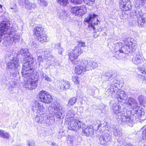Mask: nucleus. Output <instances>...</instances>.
Returning <instances> with one entry per match:
<instances>
[{"instance_id":"f257e3e1","label":"nucleus","mask_w":146,"mask_h":146,"mask_svg":"<svg viewBox=\"0 0 146 146\" xmlns=\"http://www.w3.org/2000/svg\"><path fill=\"white\" fill-rule=\"evenodd\" d=\"M119 105L116 104H112L111 109L113 112L116 114V118L117 120L122 125L127 124L129 126H132L134 121L133 119H131L126 111V109L124 108V106L122 103L120 102Z\"/></svg>"},{"instance_id":"f03ea898","label":"nucleus","mask_w":146,"mask_h":146,"mask_svg":"<svg viewBox=\"0 0 146 146\" xmlns=\"http://www.w3.org/2000/svg\"><path fill=\"white\" fill-rule=\"evenodd\" d=\"M115 98L118 101L123 104L127 103L133 108L135 114L141 116L142 115L141 111L140 110L138 109V104L136 100L132 98H128L125 92L123 91L118 92L115 95Z\"/></svg>"},{"instance_id":"7ed1b4c3","label":"nucleus","mask_w":146,"mask_h":146,"mask_svg":"<svg viewBox=\"0 0 146 146\" xmlns=\"http://www.w3.org/2000/svg\"><path fill=\"white\" fill-rule=\"evenodd\" d=\"M123 41L126 45L119 48L116 46L115 52L116 54L121 56L123 54H128L130 52H134L136 48V41L133 38H128L125 39Z\"/></svg>"},{"instance_id":"20e7f679","label":"nucleus","mask_w":146,"mask_h":146,"mask_svg":"<svg viewBox=\"0 0 146 146\" xmlns=\"http://www.w3.org/2000/svg\"><path fill=\"white\" fill-rule=\"evenodd\" d=\"M32 110L34 112L36 113H41L36 115L34 121L37 123H43L45 116V114L44 113L45 110L43 104L35 101L32 104Z\"/></svg>"},{"instance_id":"39448f33","label":"nucleus","mask_w":146,"mask_h":146,"mask_svg":"<svg viewBox=\"0 0 146 146\" xmlns=\"http://www.w3.org/2000/svg\"><path fill=\"white\" fill-rule=\"evenodd\" d=\"M50 113L54 115L56 118L60 119L64 118V111L58 103L54 102L51 104V106L48 108Z\"/></svg>"},{"instance_id":"423d86ee","label":"nucleus","mask_w":146,"mask_h":146,"mask_svg":"<svg viewBox=\"0 0 146 146\" xmlns=\"http://www.w3.org/2000/svg\"><path fill=\"white\" fill-rule=\"evenodd\" d=\"M32 59L31 60H24L26 62L23 65L22 71L21 72L22 76L25 78L27 76H32L34 72V69L32 67V64L33 62Z\"/></svg>"},{"instance_id":"0eeeda50","label":"nucleus","mask_w":146,"mask_h":146,"mask_svg":"<svg viewBox=\"0 0 146 146\" xmlns=\"http://www.w3.org/2000/svg\"><path fill=\"white\" fill-rule=\"evenodd\" d=\"M68 124V128L76 132L78 131L80 128L83 129L85 124L78 120L74 119L70 120Z\"/></svg>"},{"instance_id":"6e6552de","label":"nucleus","mask_w":146,"mask_h":146,"mask_svg":"<svg viewBox=\"0 0 146 146\" xmlns=\"http://www.w3.org/2000/svg\"><path fill=\"white\" fill-rule=\"evenodd\" d=\"M8 24L6 23H3L0 24V42L2 41V37L5 35L4 39L8 41L9 39V32L7 31L9 28Z\"/></svg>"},{"instance_id":"1a4fd4ad","label":"nucleus","mask_w":146,"mask_h":146,"mask_svg":"<svg viewBox=\"0 0 146 146\" xmlns=\"http://www.w3.org/2000/svg\"><path fill=\"white\" fill-rule=\"evenodd\" d=\"M16 25H12L10 28V43L13 45L20 39V36L15 35Z\"/></svg>"},{"instance_id":"9d476101","label":"nucleus","mask_w":146,"mask_h":146,"mask_svg":"<svg viewBox=\"0 0 146 146\" xmlns=\"http://www.w3.org/2000/svg\"><path fill=\"white\" fill-rule=\"evenodd\" d=\"M98 16V15L94 13L90 14L89 15L88 18L85 19V21L88 23V26L90 29H92L94 30V26L98 25L97 23H96V22H94Z\"/></svg>"},{"instance_id":"9b49d317","label":"nucleus","mask_w":146,"mask_h":146,"mask_svg":"<svg viewBox=\"0 0 146 146\" xmlns=\"http://www.w3.org/2000/svg\"><path fill=\"white\" fill-rule=\"evenodd\" d=\"M39 97L40 101L46 104H49L52 101V98L46 91H42L39 92Z\"/></svg>"},{"instance_id":"f8f14e48","label":"nucleus","mask_w":146,"mask_h":146,"mask_svg":"<svg viewBox=\"0 0 146 146\" xmlns=\"http://www.w3.org/2000/svg\"><path fill=\"white\" fill-rule=\"evenodd\" d=\"M82 52L80 47L79 46L75 47L68 54L70 60H73V58H77Z\"/></svg>"},{"instance_id":"ddd939ff","label":"nucleus","mask_w":146,"mask_h":146,"mask_svg":"<svg viewBox=\"0 0 146 146\" xmlns=\"http://www.w3.org/2000/svg\"><path fill=\"white\" fill-rule=\"evenodd\" d=\"M99 142L101 144L106 145L107 143L110 142L112 141L111 136L107 133H103L99 139Z\"/></svg>"},{"instance_id":"4468645a","label":"nucleus","mask_w":146,"mask_h":146,"mask_svg":"<svg viewBox=\"0 0 146 146\" xmlns=\"http://www.w3.org/2000/svg\"><path fill=\"white\" fill-rule=\"evenodd\" d=\"M17 54L19 57H20V55L21 56V58L24 60H31L33 59V58L31 57L30 53L27 49H22L20 51L18 52Z\"/></svg>"},{"instance_id":"2eb2a0df","label":"nucleus","mask_w":146,"mask_h":146,"mask_svg":"<svg viewBox=\"0 0 146 146\" xmlns=\"http://www.w3.org/2000/svg\"><path fill=\"white\" fill-rule=\"evenodd\" d=\"M37 85L36 80L35 81L33 79L29 78L25 82L24 86L28 89L33 90L36 87Z\"/></svg>"},{"instance_id":"dca6fc26","label":"nucleus","mask_w":146,"mask_h":146,"mask_svg":"<svg viewBox=\"0 0 146 146\" xmlns=\"http://www.w3.org/2000/svg\"><path fill=\"white\" fill-rule=\"evenodd\" d=\"M132 62L134 64L140 66L143 62V57L141 54H136L132 58Z\"/></svg>"},{"instance_id":"f3484780","label":"nucleus","mask_w":146,"mask_h":146,"mask_svg":"<svg viewBox=\"0 0 146 146\" xmlns=\"http://www.w3.org/2000/svg\"><path fill=\"white\" fill-rule=\"evenodd\" d=\"M10 69H20V63L16 58H13L10 61Z\"/></svg>"},{"instance_id":"a211bd4d","label":"nucleus","mask_w":146,"mask_h":146,"mask_svg":"<svg viewBox=\"0 0 146 146\" xmlns=\"http://www.w3.org/2000/svg\"><path fill=\"white\" fill-rule=\"evenodd\" d=\"M87 70L86 64H80L77 65L75 68V72L78 75L81 74L82 72Z\"/></svg>"},{"instance_id":"6ab92c4d","label":"nucleus","mask_w":146,"mask_h":146,"mask_svg":"<svg viewBox=\"0 0 146 146\" xmlns=\"http://www.w3.org/2000/svg\"><path fill=\"white\" fill-rule=\"evenodd\" d=\"M86 126L84 127V128L82 131V133L85 134L87 136H90L93 133V126L90 125L86 127Z\"/></svg>"},{"instance_id":"aec40b11","label":"nucleus","mask_w":146,"mask_h":146,"mask_svg":"<svg viewBox=\"0 0 146 146\" xmlns=\"http://www.w3.org/2000/svg\"><path fill=\"white\" fill-rule=\"evenodd\" d=\"M44 30V28L42 27L40 25H37L33 30L34 34L36 36H38L40 35L43 34V33Z\"/></svg>"},{"instance_id":"412c9836","label":"nucleus","mask_w":146,"mask_h":146,"mask_svg":"<svg viewBox=\"0 0 146 146\" xmlns=\"http://www.w3.org/2000/svg\"><path fill=\"white\" fill-rule=\"evenodd\" d=\"M86 64L87 66V70L95 69L98 66L97 63L92 61H89L88 62L87 60V63Z\"/></svg>"},{"instance_id":"4be33fe9","label":"nucleus","mask_w":146,"mask_h":146,"mask_svg":"<svg viewBox=\"0 0 146 146\" xmlns=\"http://www.w3.org/2000/svg\"><path fill=\"white\" fill-rule=\"evenodd\" d=\"M59 82L61 84V85L60 87V90L68 89L70 88V84L69 82L61 80Z\"/></svg>"},{"instance_id":"5701e85b","label":"nucleus","mask_w":146,"mask_h":146,"mask_svg":"<svg viewBox=\"0 0 146 146\" xmlns=\"http://www.w3.org/2000/svg\"><path fill=\"white\" fill-rule=\"evenodd\" d=\"M74 112L73 110L70 109L67 112L66 116V119H67V121L74 119Z\"/></svg>"},{"instance_id":"b1692460","label":"nucleus","mask_w":146,"mask_h":146,"mask_svg":"<svg viewBox=\"0 0 146 146\" xmlns=\"http://www.w3.org/2000/svg\"><path fill=\"white\" fill-rule=\"evenodd\" d=\"M36 36L38 41L41 43L48 41L49 40L48 38L45 34H41L38 36Z\"/></svg>"},{"instance_id":"393cba45","label":"nucleus","mask_w":146,"mask_h":146,"mask_svg":"<svg viewBox=\"0 0 146 146\" xmlns=\"http://www.w3.org/2000/svg\"><path fill=\"white\" fill-rule=\"evenodd\" d=\"M137 24L139 27L146 28V17L138 19Z\"/></svg>"},{"instance_id":"a878e982","label":"nucleus","mask_w":146,"mask_h":146,"mask_svg":"<svg viewBox=\"0 0 146 146\" xmlns=\"http://www.w3.org/2000/svg\"><path fill=\"white\" fill-rule=\"evenodd\" d=\"M78 15L81 16L86 13L87 10L85 5L78 7Z\"/></svg>"},{"instance_id":"bb28decb","label":"nucleus","mask_w":146,"mask_h":146,"mask_svg":"<svg viewBox=\"0 0 146 146\" xmlns=\"http://www.w3.org/2000/svg\"><path fill=\"white\" fill-rule=\"evenodd\" d=\"M113 130V134L115 136H121L122 135L121 129L119 127L114 126L112 127Z\"/></svg>"},{"instance_id":"cd10ccee","label":"nucleus","mask_w":146,"mask_h":146,"mask_svg":"<svg viewBox=\"0 0 146 146\" xmlns=\"http://www.w3.org/2000/svg\"><path fill=\"white\" fill-rule=\"evenodd\" d=\"M77 58H73V60H70L72 63L75 64H84L87 63V60H86L80 59L79 61L76 60Z\"/></svg>"},{"instance_id":"c85d7f7f","label":"nucleus","mask_w":146,"mask_h":146,"mask_svg":"<svg viewBox=\"0 0 146 146\" xmlns=\"http://www.w3.org/2000/svg\"><path fill=\"white\" fill-rule=\"evenodd\" d=\"M58 15L59 18L63 20H64L66 17H68L69 15L68 12L65 10L60 11L58 12Z\"/></svg>"},{"instance_id":"c756f323","label":"nucleus","mask_w":146,"mask_h":146,"mask_svg":"<svg viewBox=\"0 0 146 146\" xmlns=\"http://www.w3.org/2000/svg\"><path fill=\"white\" fill-rule=\"evenodd\" d=\"M44 117V122H43L44 124L47 126V125H51L52 124L53 120L51 119L50 117L46 115L45 114V116Z\"/></svg>"},{"instance_id":"7c9ffc66","label":"nucleus","mask_w":146,"mask_h":146,"mask_svg":"<svg viewBox=\"0 0 146 146\" xmlns=\"http://www.w3.org/2000/svg\"><path fill=\"white\" fill-rule=\"evenodd\" d=\"M26 1V2L25 7L27 9L31 10L36 7V5L35 4L31 3L28 0Z\"/></svg>"},{"instance_id":"2f4dec72","label":"nucleus","mask_w":146,"mask_h":146,"mask_svg":"<svg viewBox=\"0 0 146 146\" xmlns=\"http://www.w3.org/2000/svg\"><path fill=\"white\" fill-rule=\"evenodd\" d=\"M146 0H135V6L136 7L140 8L145 5Z\"/></svg>"},{"instance_id":"473e14b6","label":"nucleus","mask_w":146,"mask_h":146,"mask_svg":"<svg viewBox=\"0 0 146 146\" xmlns=\"http://www.w3.org/2000/svg\"><path fill=\"white\" fill-rule=\"evenodd\" d=\"M135 15L138 19H139V18L141 19L142 18L146 17H145L146 16V14L143 15L141 10L135 11Z\"/></svg>"},{"instance_id":"72a5a7b5","label":"nucleus","mask_w":146,"mask_h":146,"mask_svg":"<svg viewBox=\"0 0 146 146\" xmlns=\"http://www.w3.org/2000/svg\"><path fill=\"white\" fill-rule=\"evenodd\" d=\"M77 98L76 97H73L70 98L68 102L67 106L68 107H70L74 105L76 102Z\"/></svg>"},{"instance_id":"f704fd0d","label":"nucleus","mask_w":146,"mask_h":146,"mask_svg":"<svg viewBox=\"0 0 146 146\" xmlns=\"http://www.w3.org/2000/svg\"><path fill=\"white\" fill-rule=\"evenodd\" d=\"M115 93L113 87L112 86H110V88L108 89L106 92V94L108 96H111L112 94Z\"/></svg>"},{"instance_id":"c9c22d12","label":"nucleus","mask_w":146,"mask_h":146,"mask_svg":"<svg viewBox=\"0 0 146 146\" xmlns=\"http://www.w3.org/2000/svg\"><path fill=\"white\" fill-rule=\"evenodd\" d=\"M131 2H129L127 5H125L123 7V8H121V9L123 11H127L130 10L131 9Z\"/></svg>"},{"instance_id":"e433bc0d","label":"nucleus","mask_w":146,"mask_h":146,"mask_svg":"<svg viewBox=\"0 0 146 146\" xmlns=\"http://www.w3.org/2000/svg\"><path fill=\"white\" fill-rule=\"evenodd\" d=\"M138 99L141 105L146 103V97L144 96L143 95L140 96L138 97Z\"/></svg>"},{"instance_id":"4c0bfd02","label":"nucleus","mask_w":146,"mask_h":146,"mask_svg":"<svg viewBox=\"0 0 146 146\" xmlns=\"http://www.w3.org/2000/svg\"><path fill=\"white\" fill-rule=\"evenodd\" d=\"M0 137L7 139L9 137V134L3 130H0Z\"/></svg>"},{"instance_id":"58836bf2","label":"nucleus","mask_w":146,"mask_h":146,"mask_svg":"<svg viewBox=\"0 0 146 146\" xmlns=\"http://www.w3.org/2000/svg\"><path fill=\"white\" fill-rule=\"evenodd\" d=\"M58 3L61 5L66 6L69 3L68 0H57Z\"/></svg>"},{"instance_id":"ea45409f","label":"nucleus","mask_w":146,"mask_h":146,"mask_svg":"<svg viewBox=\"0 0 146 146\" xmlns=\"http://www.w3.org/2000/svg\"><path fill=\"white\" fill-rule=\"evenodd\" d=\"M129 2H130L129 0H122L119 3L120 8H123V7L127 5Z\"/></svg>"},{"instance_id":"a19ab883","label":"nucleus","mask_w":146,"mask_h":146,"mask_svg":"<svg viewBox=\"0 0 146 146\" xmlns=\"http://www.w3.org/2000/svg\"><path fill=\"white\" fill-rule=\"evenodd\" d=\"M5 58L6 63V69L7 70H8L9 69V55L6 54L5 56Z\"/></svg>"},{"instance_id":"79ce46f5","label":"nucleus","mask_w":146,"mask_h":146,"mask_svg":"<svg viewBox=\"0 0 146 146\" xmlns=\"http://www.w3.org/2000/svg\"><path fill=\"white\" fill-rule=\"evenodd\" d=\"M55 47L57 48L58 50V53L61 54L62 52L64 51L63 49L60 45V43H57L55 45Z\"/></svg>"},{"instance_id":"37998d69","label":"nucleus","mask_w":146,"mask_h":146,"mask_svg":"<svg viewBox=\"0 0 146 146\" xmlns=\"http://www.w3.org/2000/svg\"><path fill=\"white\" fill-rule=\"evenodd\" d=\"M97 110H100L102 112L104 113H106V107L103 104L99 105L97 108Z\"/></svg>"},{"instance_id":"c03bdc74","label":"nucleus","mask_w":146,"mask_h":146,"mask_svg":"<svg viewBox=\"0 0 146 146\" xmlns=\"http://www.w3.org/2000/svg\"><path fill=\"white\" fill-rule=\"evenodd\" d=\"M38 2L41 6L46 7L48 3L46 0H38Z\"/></svg>"},{"instance_id":"a18cd8bd","label":"nucleus","mask_w":146,"mask_h":146,"mask_svg":"<svg viewBox=\"0 0 146 146\" xmlns=\"http://www.w3.org/2000/svg\"><path fill=\"white\" fill-rule=\"evenodd\" d=\"M78 7H73L71 8L70 12L73 14L75 15H78Z\"/></svg>"},{"instance_id":"49530a36","label":"nucleus","mask_w":146,"mask_h":146,"mask_svg":"<svg viewBox=\"0 0 146 146\" xmlns=\"http://www.w3.org/2000/svg\"><path fill=\"white\" fill-rule=\"evenodd\" d=\"M138 72L143 74H146V69L143 67H139L137 68Z\"/></svg>"},{"instance_id":"de8ad7c7","label":"nucleus","mask_w":146,"mask_h":146,"mask_svg":"<svg viewBox=\"0 0 146 146\" xmlns=\"http://www.w3.org/2000/svg\"><path fill=\"white\" fill-rule=\"evenodd\" d=\"M95 0H84V1L87 5H92L94 3Z\"/></svg>"},{"instance_id":"09e8293b","label":"nucleus","mask_w":146,"mask_h":146,"mask_svg":"<svg viewBox=\"0 0 146 146\" xmlns=\"http://www.w3.org/2000/svg\"><path fill=\"white\" fill-rule=\"evenodd\" d=\"M26 1L27 0H19L18 4L21 6L24 7H25Z\"/></svg>"},{"instance_id":"8fccbe9b","label":"nucleus","mask_w":146,"mask_h":146,"mask_svg":"<svg viewBox=\"0 0 146 146\" xmlns=\"http://www.w3.org/2000/svg\"><path fill=\"white\" fill-rule=\"evenodd\" d=\"M78 44H77V46H79L80 47H84L86 46V45L85 42H83L82 41L80 40L78 41L77 42Z\"/></svg>"},{"instance_id":"3c124183","label":"nucleus","mask_w":146,"mask_h":146,"mask_svg":"<svg viewBox=\"0 0 146 146\" xmlns=\"http://www.w3.org/2000/svg\"><path fill=\"white\" fill-rule=\"evenodd\" d=\"M42 78L43 79L47 81H51V79L49 77L44 73H43L42 75Z\"/></svg>"},{"instance_id":"603ef678","label":"nucleus","mask_w":146,"mask_h":146,"mask_svg":"<svg viewBox=\"0 0 146 146\" xmlns=\"http://www.w3.org/2000/svg\"><path fill=\"white\" fill-rule=\"evenodd\" d=\"M84 0H70L71 2L77 4H81L83 1Z\"/></svg>"},{"instance_id":"864d4df0","label":"nucleus","mask_w":146,"mask_h":146,"mask_svg":"<svg viewBox=\"0 0 146 146\" xmlns=\"http://www.w3.org/2000/svg\"><path fill=\"white\" fill-rule=\"evenodd\" d=\"M72 80L74 83L77 84L79 82L78 78L77 77L74 76L72 77Z\"/></svg>"},{"instance_id":"5fc2aeb1","label":"nucleus","mask_w":146,"mask_h":146,"mask_svg":"<svg viewBox=\"0 0 146 146\" xmlns=\"http://www.w3.org/2000/svg\"><path fill=\"white\" fill-rule=\"evenodd\" d=\"M10 9L12 10L11 11L13 12H16L18 10V8L17 6L15 4L13 7H11Z\"/></svg>"},{"instance_id":"6e6d98bb","label":"nucleus","mask_w":146,"mask_h":146,"mask_svg":"<svg viewBox=\"0 0 146 146\" xmlns=\"http://www.w3.org/2000/svg\"><path fill=\"white\" fill-rule=\"evenodd\" d=\"M142 137L143 139L146 140V129L143 131Z\"/></svg>"},{"instance_id":"4d7b16f0","label":"nucleus","mask_w":146,"mask_h":146,"mask_svg":"<svg viewBox=\"0 0 146 146\" xmlns=\"http://www.w3.org/2000/svg\"><path fill=\"white\" fill-rule=\"evenodd\" d=\"M65 133L63 131H60L58 132V135L59 136H61V137L64 136L65 135Z\"/></svg>"},{"instance_id":"13d9d810","label":"nucleus","mask_w":146,"mask_h":146,"mask_svg":"<svg viewBox=\"0 0 146 146\" xmlns=\"http://www.w3.org/2000/svg\"><path fill=\"white\" fill-rule=\"evenodd\" d=\"M28 146H34V143L33 142H29L28 143Z\"/></svg>"},{"instance_id":"bf43d9fd","label":"nucleus","mask_w":146,"mask_h":146,"mask_svg":"<svg viewBox=\"0 0 146 146\" xmlns=\"http://www.w3.org/2000/svg\"><path fill=\"white\" fill-rule=\"evenodd\" d=\"M143 82L146 83V75L145 76L143 79Z\"/></svg>"},{"instance_id":"052dcab7","label":"nucleus","mask_w":146,"mask_h":146,"mask_svg":"<svg viewBox=\"0 0 146 146\" xmlns=\"http://www.w3.org/2000/svg\"><path fill=\"white\" fill-rule=\"evenodd\" d=\"M5 79L6 80V81H5V82L4 83V84H7L9 83V81L8 80L9 79V77H7L5 78Z\"/></svg>"},{"instance_id":"680f3d73","label":"nucleus","mask_w":146,"mask_h":146,"mask_svg":"<svg viewBox=\"0 0 146 146\" xmlns=\"http://www.w3.org/2000/svg\"><path fill=\"white\" fill-rule=\"evenodd\" d=\"M37 59L39 61L41 62L42 60V57L40 56H39L38 57Z\"/></svg>"},{"instance_id":"e2e57ef3","label":"nucleus","mask_w":146,"mask_h":146,"mask_svg":"<svg viewBox=\"0 0 146 146\" xmlns=\"http://www.w3.org/2000/svg\"><path fill=\"white\" fill-rule=\"evenodd\" d=\"M102 126V125L101 124H100V125H99L98 126V130H100V129H101V128H100V127H101Z\"/></svg>"},{"instance_id":"0e129e2a","label":"nucleus","mask_w":146,"mask_h":146,"mask_svg":"<svg viewBox=\"0 0 146 146\" xmlns=\"http://www.w3.org/2000/svg\"><path fill=\"white\" fill-rule=\"evenodd\" d=\"M51 144L52 146H54L55 145L56 143H54V142H52V143Z\"/></svg>"},{"instance_id":"69168bd1","label":"nucleus","mask_w":146,"mask_h":146,"mask_svg":"<svg viewBox=\"0 0 146 146\" xmlns=\"http://www.w3.org/2000/svg\"><path fill=\"white\" fill-rule=\"evenodd\" d=\"M141 146H146V143H142V144Z\"/></svg>"},{"instance_id":"338daca9","label":"nucleus","mask_w":146,"mask_h":146,"mask_svg":"<svg viewBox=\"0 0 146 146\" xmlns=\"http://www.w3.org/2000/svg\"><path fill=\"white\" fill-rule=\"evenodd\" d=\"M96 19V23H98V22H100V20H98L97 18Z\"/></svg>"},{"instance_id":"774afa93","label":"nucleus","mask_w":146,"mask_h":146,"mask_svg":"<svg viewBox=\"0 0 146 146\" xmlns=\"http://www.w3.org/2000/svg\"><path fill=\"white\" fill-rule=\"evenodd\" d=\"M125 146H133L132 145L127 144L125 145Z\"/></svg>"}]
</instances>
